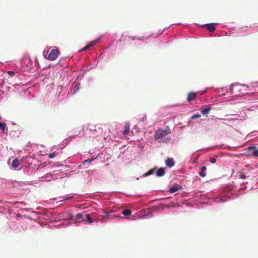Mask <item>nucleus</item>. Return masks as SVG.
Here are the masks:
<instances>
[{"instance_id": "obj_1", "label": "nucleus", "mask_w": 258, "mask_h": 258, "mask_svg": "<svg viewBox=\"0 0 258 258\" xmlns=\"http://www.w3.org/2000/svg\"><path fill=\"white\" fill-rule=\"evenodd\" d=\"M171 133L170 130L168 127H166L165 128L159 129L156 131L154 134V138L155 140H158L159 143L164 142L162 140L166 136Z\"/></svg>"}, {"instance_id": "obj_2", "label": "nucleus", "mask_w": 258, "mask_h": 258, "mask_svg": "<svg viewBox=\"0 0 258 258\" xmlns=\"http://www.w3.org/2000/svg\"><path fill=\"white\" fill-rule=\"evenodd\" d=\"M156 171V175L157 176H163L165 174V169L163 168H160L157 170L156 169H152L150 170L148 172L143 174L144 176H149L153 174Z\"/></svg>"}, {"instance_id": "obj_3", "label": "nucleus", "mask_w": 258, "mask_h": 258, "mask_svg": "<svg viewBox=\"0 0 258 258\" xmlns=\"http://www.w3.org/2000/svg\"><path fill=\"white\" fill-rule=\"evenodd\" d=\"M247 150L249 155H252L255 157L258 156V148L256 146L249 147Z\"/></svg>"}, {"instance_id": "obj_4", "label": "nucleus", "mask_w": 258, "mask_h": 258, "mask_svg": "<svg viewBox=\"0 0 258 258\" xmlns=\"http://www.w3.org/2000/svg\"><path fill=\"white\" fill-rule=\"evenodd\" d=\"M58 54H59L58 50L53 49L51 50V51L48 54L47 58H48V59H49L50 60H54L57 58Z\"/></svg>"}, {"instance_id": "obj_5", "label": "nucleus", "mask_w": 258, "mask_h": 258, "mask_svg": "<svg viewBox=\"0 0 258 258\" xmlns=\"http://www.w3.org/2000/svg\"><path fill=\"white\" fill-rule=\"evenodd\" d=\"M182 188V187L181 185L178 184H175L173 185L169 189L168 192L170 194L174 193L176 192L179 190H181Z\"/></svg>"}, {"instance_id": "obj_6", "label": "nucleus", "mask_w": 258, "mask_h": 258, "mask_svg": "<svg viewBox=\"0 0 258 258\" xmlns=\"http://www.w3.org/2000/svg\"><path fill=\"white\" fill-rule=\"evenodd\" d=\"M196 96H197V93H196V92H190V93H188V94L187 95V101L188 102H190V101H192L196 98Z\"/></svg>"}, {"instance_id": "obj_7", "label": "nucleus", "mask_w": 258, "mask_h": 258, "mask_svg": "<svg viewBox=\"0 0 258 258\" xmlns=\"http://www.w3.org/2000/svg\"><path fill=\"white\" fill-rule=\"evenodd\" d=\"M211 110V105H208L206 106L205 108H202V113L204 115H207L209 113V111Z\"/></svg>"}, {"instance_id": "obj_8", "label": "nucleus", "mask_w": 258, "mask_h": 258, "mask_svg": "<svg viewBox=\"0 0 258 258\" xmlns=\"http://www.w3.org/2000/svg\"><path fill=\"white\" fill-rule=\"evenodd\" d=\"M166 165L167 167H171L174 166V163L172 158H168L165 161Z\"/></svg>"}, {"instance_id": "obj_9", "label": "nucleus", "mask_w": 258, "mask_h": 258, "mask_svg": "<svg viewBox=\"0 0 258 258\" xmlns=\"http://www.w3.org/2000/svg\"><path fill=\"white\" fill-rule=\"evenodd\" d=\"M130 124L128 122L126 123L125 125V130L123 132V135L127 136L130 133Z\"/></svg>"}, {"instance_id": "obj_10", "label": "nucleus", "mask_w": 258, "mask_h": 258, "mask_svg": "<svg viewBox=\"0 0 258 258\" xmlns=\"http://www.w3.org/2000/svg\"><path fill=\"white\" fill-rule=\"evenodd\" d=\"M20 165V162L18 159H15L12 161V166L13 167L16 168H17Z\"/></svg>"}, {"instance_id": "obj_11", "label": "nucleus", "mask_w": 258, "mask_h": 258, "mask_svg": "<svg viewBox=\"0 0 258 258\" xmlns=\"http://www.w3.org/2000/svg\"><path fill=\"white\" fill-rule=\"evenodd\" d=\"M103 212L105 213V214L106 215V216H103L102 217V219L101 220L102 222H105L106 218H108V219L112 218L111 216L109 215V214L107 212L104 211Z\"/></svg>"}, {"instance_id": "obj_12", "label": "nucleus", "mask_w": 258, "mask_h": 258, "mask_svg": "<svg viewBox=\"0 0 258 258\" xmlns=\"http://www.w3.org/2000/svg\"><path fill=\"white\" fill-rule=\"evenodd\" d=\"M76 218H74L73 216H71L69 218L70 220H76V219H81L83 218V214L81 213H78L76 216Z\"/></svg>"}, {"instance_id": "obj_13", "label": "nucleus", "mask_w": 258, "mask_h": 258, "mask_svg": "<svg viewBox=\"0 0 258 258\" xmlns=\"http://www.w3.org/2000/svg\"><path fill=\"white\" fill-rule=\"evenodd\" d=\"M207 29L210 32H213L215 30V27L214 26L213 24H209L206 25Z\"/></svg>"}, {"instance_id": "obj_14", "label": "nucleus", "mask_w": 258, "mask_h": 258, "mask_svg": "<svg viewBox=\"0 0 258 258\" xmlns=\"http://www.w3.org/2000/svg\"><path fill=\"white\" fill-rule=\"evenodd\" d=\"M207 168L206 166H203L201 169V171L200 172L199 174L200 176L204 177L206 176L205 171L206 170Z\"/></svg>"}, {"instance_id": "obj_15", "label": "nucleus", "mask_w": 258, "mask_h": 258, "mask_svg": "<svg viewBox=\"0 0 258 258\" xmlns=\"http://www.w3.org/2000/svg\"><path fill=\"white\" fill-rule=\"evenodd\" d=\"M99 39H96L95 40H94L92 42H91L90 43H89V44H87V45L88 46V47L89 48H90L91 47H92L93 45H94L95 44H96V43H97L99 41Z\"/></svg>"}, {"instance_id": "obj_16", "label": "nucleus", "mask_w": 258, "mask_h": 258, "mask_svg": "<svg viewBox=\"0 0 258 258\" xmlns=\"http://www.w3.org/2000/svg\"><path fill=\"white\" fill-rule=\"evenodd\" d=\"M99 39H96L95 40H94L92 42H91L90 43H89V44H87V45L88 46V47L89 48H90L91 47H92L93 45H94L95 44H96V43H97L99 41Z\"/></svg>"}, {"instance_id": "obj_17", "label": "nucleus", "mask_w": 258, "mask_h": 258, "mask_svg": "<svg viewBox=\"0 0 258 258\" xmlns=\"http://www.w3.org/2000/svg\"><path fill=\"white\" fill-rule=\"evenodd\" d=\"M99 39H96L95 40H94L92 42H91L90 43H89V44H87V45L88 46V47L89 48H90L91 47H92L93 45H94L95 44H96V43H97L99 41Z\"/></svg>"}, {"instance_id": "obj_18", "label": "nucleus", "mask_w": 258, "mask_h": 258, "mask_svg": "<svg viewBox=\"0 0 258 258\" xmlns=\"http://www.w3.org/2000/svg\"><path fill=\"white\" fill-rule=\"evenodd\" d=\"M122 213L124 216H127L131 214V211L128 209H126L122 212Z\"/></svg>"}, {"instance_id": "obj_19", "label": "nucleus", "mask_w": 258, "mask_h": 258, "mask_svg": "<svg viewBox=\"0 0 258 258\" xmlns=\"http://www.w3.org/2000/svg\"><path fill=\"white\" fill-rule=\"evenodd\" d=\"M6 124L5 123L0 122V128L2 132H4L5 130Z\"/></svg>"}, {"instance_id": "obj_20", "label": "nucleus", "mask_w": 258, "mask_h": 258, "mask_svg": "<svg viewBox=\"0 0 258 258\" xmlns=\"http://www.w3.org/2000/svg\"><path fill=\"white\" fill-rule=\"evenodd\" d=\"M86 219L88 221V222H89V223L91 224L93 222L89 214H86Z\"/></svg>"}, {"instance_id": "obj_21", "label": "nucleus", "mask_w": 258, "mask_h": 258, "mask_svg": "<svg viewBox=\"0 0 258 258\" xmlns=\"http://www.w3.org/2000/svg\"><path fill=\"white\" fill-rule=\"evenodd\" d=\"M56 154L55 152H53L51 154H49L48 155V156L49 158H53L56 156Z\"/></svg>"}, {"instance_id": "obj_22", "label": "nucleus", "mask_w": 258, "mask_h": 258, "mask_svg": "<svg viewBox=\"0 0 258 258\" xmlns=\"http://www.w3.org/2000/svg\"><path fill=\"white\" fill-rule=\"evenodd\" d=\"M201 116V115L199 114V113H197V114H194V115H192L191 118V119H195V118H199Z\"/></svg>"}, {"instance_id": "obj_23", "label": "nucleus", "mask_w": 258, "mask_h": 258, "mask_svg": "<svg viewBox=\"0 0 258 258\" xmlns=\"http://www.w3.org/2000/svg\"><path fill=\"white\" fill-rule=\"evenodd\" d=\"M8 74L9 75L11 76H14L15 75V73L13 71H9L7 72Z\"/></svg>"}, {"instance_id": "obj_24", "label": "nucleus", "mask_w": 258, "mask_h": 258, "mask_svg": "<svg viewBox=\"0 0 258 258\" xmlns=\"http://www.w3.org/2000/svg\"><path fill=\"white\" fill-rule=\"evenodd\" d=\"M79 90V85H76L73 93H75Z\"/></svg>"}, {"instance_id": "obj_25", "label": "nucleus", "mask_w": 258, "mask_h": 258, "mask_svg": "<svg viewBox=\"0 0 258 258\" xmlns=\"http://www.w3.org/2000/svg\"><path fill=\"white\" fill-rule=\"evenodd\" d=\"M210 161L211 163H215L216 161V160L215 158H211Z\"/></svg>"}, {"instance_id": "obj_26", "label": "nucleus", "mask_w": 258, "mask_h": 258, "mask_svg": "<svg viewBox=\"0 0 258 258\" xmlns=\"http://www.w3.org/2000/svg\"><path fill=\"white\" fill-rule=\"evenodd\" d=\"M86 50V49L85 47H84V48H83L81 50V51H85V50Z\"/></svg>"}, {"instance_id": "obj_27", "label": "nucleus", "mask_w": 258, "mask_h": 258, "mask_svg": "<svg viewBox=\"0 0 258 258\" xmlns=\"http://www.w3.org/2000/svg\"><path fill=\"white\" fill-rule=\"evenodd\" d=\"M85 48H86V50L89 48L88 47V46L87 45L86 46H85Z\"/></svg>"}, {"instance_id": "obj_28", "label": "nucleus", "mask_w": 258, "mask_h": 258, "mask_svg": "<svg viewBox=\"0 0 258 258\" xmlns=\"http://www.w3.org/2000/svg\"><path fill=\"white\" fill-rule=\"evenodd\" d=\"M242 177L245 178V176L243 174H242Z\"/></svg>"}, {"instance_id": "obj_29", "label": "nucleus", "mask_w": 258, "mask_h": 258, "mask_svg": "<svg viewBox=\"0 0 258 258\" xmlns=\"http://www.w3.org/2000/svg\"><path fill=\"white\" fill-rule=\"evenodd\" d=\"M222 119V118H219V120ZM223 120H225L224 119H223Z\"/></svg>"}]
</instances>
